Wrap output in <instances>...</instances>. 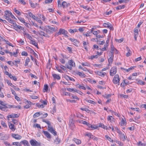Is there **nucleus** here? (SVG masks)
Segmentation results:
<instances>
[{
	"label": "nucleus",
	"mask_w": 146,
	"mask_h": 146,
	"mask_svg": "<svg viewBox=\"0 0 146 146\" xmlns=\"http://www.w3.org/2000/svg\"><path fill=\"white\" fill-rule=\"evenodd\" d=\"M18 42L21 45H23L24 44V41L23 40H22L21 39L19 40L18 41Z\"/></svg>",
	"instance_id": "nucleus-47"
},
{
	"label": "nucleus",
	"mask_w": 146,
	"mask_h": 146,
	"mask_svg": "<svg viewBox=\"0 0 146 146\" xmlns=\"http://www.w3.org/2000/svg\"><path fill=\"white\" fill-rule=\"evenodd\" d=\"M86 101L87 102L89 103L92 104H96V103L95 102L92 100H86Z\"/></svg>",
	"instance_id": "nucleus-37"
},
{
	"label": "nucleus",
	"mask_w": 146,
	"mask_h": 146,
	"mask_svg": "<svg viewBox=\"0 0 146 146\" xmlns=\"http://www.w3.org/2000/svg\"><path fill=\"white\" fill-rule=\"evenodd\" d=\"M13 145H16L17 146H21V143L18 142H14L13 143Z\"/></svg>",
	"instance_id": "nucleus-36"
},
{
	"label": "nucleus",
	"mask_w": 146,
	"mask_h": 146,
	"mask_svg": "<svg viewBox=\"0 0 146 146\" xmlns=\"http://www.w3.org/2000/svg\"><path fill=\"white\" fill-rule=\"evenodd\" d=\"M24 25L27 28H29V25H30L29 24L26 22H25V23H24Z\"/></svg>",
	"instance_id": "nucleus-64"
},
{
	"label": "nucleus",
	"mask_w": 146,
	"mask_h": 146,
	"mask_svg": "<svg viewBox=\"0 0 146 146\" xmlns=\"http://www.w3.org/2000/svg\"><path fill=\"white\" fill-rule=\"evenodd\" d=\"M61 6L63 7V8H65L67 7V3L65 1H63L62 3Z\"/></svg>",
	"instance_id": "nucleus-32"
},
{
	"label": "nucleus",
	"mask_w": 146,
	"mask_h": 146,
	"mask_svg": "<svg viewBox=\"0 0 146 146\" xmlns=\"http://www.w3.org/2000/svg\"><path fill=\"white\" fill-rule=\"evenodd\" d=\"M48 86L46 85H44V90L47 92L48 90Z\"/></svg>",
	"instance_id": "nucleus-53"
},
{
	"label": "nucleus",
	"mask_w": 146,
	"mask_h": 146,
	"mask_svg": "<svg viewBox=\"0 0 146 146\" xmlns=\"http://www.w3.org/2000/svg\"><path fill=\"white\" fill-rule=\"evenodd\" d=\"M53 0H45V3H51Z\"/></svg>",
	"instance_id": "nucleus-49"
},
{
	"label": "nucleus",
	"mask_w": 146,
	"mask_h": 146,
	"mask_svg": "<svg viewBox=\"0 0 146 146\" xmlns=\"http://www.w3.org/2000/svg\"><path fill=\"white\" fill-rule=\"evenodd\" d=\"M30 59L29 57H27L26 60L25 65V66H27L28 65V63L29 62Z\"/></svg>",
	"instance_id": "nucleus-30"
},
{
	"label": "nucleus",
	"mask_w": 146,
	"mask_h": 146,
	"mask_svg": "<svg viewBox=\"0 0 146 146\" xmlns=\"http://www.w3.org/2000/svg\"><path fill=\"white\" fill-rule=\"evenodd\" d=\"M30 43L34 45L37 48L38 47V44L35 41L33 40H31L30 41Z\"/></svg>",
	"instance_id": "nucleus-25"
},
{
	"label": "nucleus",
	"mask_w": 146,
	"mask_h": 146,
	"mask_svg": "<svg viewBox=\"0 0 146 146\" xmlns=\"http://www.w3.org/2000/svg\"><path fill=\"white\" fill-rule=\"evenodd\" d=\"M120 78L118 74H116L114 76L113 80V82L115 84H117L118 85H119L120 84Z\"/></svg>",
	"instance_id": "nucleus-2"
},
{
	"label": "nucleus",
	"mask_w": 146,
	"mask_h": 146,
	"mask_svg": "<svg viewBox=\"0 0 146 146\" xmlns=\"http://www.w3.org/2000/svg\"><path fill=\"white\" fill-rule=\"evenodd\" d=\"M123 82H124L125 85H128L129 84L131 83V82L130 83L128 81L125 82V80H124Z\"/></svg>",
	"instance_id": "nucleus-62"
},
{
	"label": "nucleus",
	"mask_w": 146,
	"mask_h": 146,
	"mask_svg": "<svg viewBox=\"0 0 146 146\" xmlns=\"http://www.w3.org/2000/svg\"><path fill=\"white\" fill-rule=\"evenodd\" d=\"M48 29L52 31H55V28H54L50 26H48Z\"/></svg>",
	"instance_id": "nucleus-56"
},
{
	"label": "nucleus",
	"mask_w": 146,
	"mask_h": 146,
	"mask_svg": "<svg viewBox=\"0 0 146 146\" xmlns=\"http://www.w3.org/2000/svg\"><path fill=\"white\" fill-rule=\"evenodd\" d=\"M10 27L13 28L16 30L18 29L23 30L24 28L23 27L17 25L16 22L10 19Z\"/></svg>",
	"instance_id": "nucleus-1"
},
{
	"label": "nucleus",
	"mask_w": 146,
	"mask_h": 146,
	"mask_svg": "<svg viewBox=\"0 0 146 146\" xmlns=\"http://www.w3.org/2000/svg\"><path fill=\"white\" fill-rule=\"evenodd\" d=\"M20 143L23 144L24 146H30L29 142L26 140L22 141L20 142Z\"/></svg>",
	"instance_id": "nucleus-13"
},
{
	"label": "nucleus",
	"mask_w": 146,
	"mask_h": 146,
	"mask_svg": "<svg viewBox=\"0 0 146 146\" xmlns=\"http://www.w3.org/2000/svg\"><path fill=\"white\" fill-rule=\"evenodd\" d=\"M76 86L77 88L80 89H81L84 90H86V88L85 87L78 84H77L76 85Z\"/></svg>",
	"instance_id": "nucleus-17"
},
{
	"label": "nucleus",
	"mask_w": 146,
	"mask_h": 146,
	"mask_svg": "<svg viewBox=\"0 0 146 146\" xmlns=\"http://www.w3.org/2000/svg\"><path fill=\"white\" fill-rule=\"evenodd\" d=\"M68 32L64 29H59V32L57 33V34L58 35H64V36L66 37H68V35H67Z\"/></svg>",
	"instance_id": "nucleus-4"
},
{
	"label": "nucleus",
	"mask_w": 146,
	"mask_h": 146,
	"mask_svg": "<svg viewBox=\"0 0 146 146\" xmlns=\"http://www.w3.org/2000/svg\"><path fill=\"white\" fill-rule=\"evenodd\" d=\"M111 51H116V54H117L118 53V51L114 47L113 45V44H111Z\"/></svg>",
	"instance_id": "nucleus-22"
},
{
	"label": "nucleus",
	"mask_w": 146,
	"mask_h": 146,
	"mask_svg": "<svg viewBox=\"0 0 146 146\" xmlns=\"http://www.w3.org/2000/svg\"><path fill=\"white\" fill-rule=\"evenodd\" d=\"M98 57V55H93L91 56V59H93L94 58H97Z\"/></svg>",
	"instance_id": "nucleus-61"
},
{
	"label": "nucleus",
	"mask_w": 146,
	"mask_h": 146,
	"mask_svg": "<svg viewBox=\"0 0 146 146\" xmlns=\"http://www.w3.org/2000/svg\"><path fill=\"white\" fill-rule=\"evenodd\" d=\"M4 17L6 20L8 21L9 20V11H5Z\"/></svg>",
	"instance_id": "nucleus-9"
},
{
	"label": "nucleus",
	"mask_w": 146,
	"mask_h": 146,
	"mask_svg": "<svg viewBox=\"0 0 146 146\" xmlns=\"http://www.w3.org/2000/svg\"><path fill=\"white\" fill-rule=\"evenodd\" d=\"M117 69L116 66L111 68L110 70V74L111 76H113L117 72Z\"/></svg>",
	"instance_id": "nucleus-6"
},
{
	"label": "nucleus",
	"mask_w": 146,
	"mask_h": 146,
	"mask_svg": "<svg viewBox=\"0 0 146 146\" xmlns=\"http://www.w3.org/2000/svg\"><path fill=\"white\" fill-rule=\"evenodd\" d=\"M126 121L125 120H124L123 119V118H122L121 120V125L122 126L125 125H126Z\"/></svg>",
	"instance_id": "nucleus-29"
},
{
	"label": "nucleus",
	"mask_w": 146,
	"mask_h": 146,
	"mask_svg": "<svg viewBox=\"0 0 146 146\" xmlns=\"http://www.w3.org/2000/svg\"><path fill=\"white\" fill-rule=\"evenodd\" d=\"M21 54L22 56H27L28 55L27 53L25 51L21 53Z\"/></svg>",
	"instance_id": "nucleus-51"
},
{
	"label": "nucleus",
	"mask_w": 146,
	"mask_h": 146,
	"mask_svg": "<svg viewBox=\"0 0 146 146\" xmlns=\"http://www.w3.org/2000/svg\"><path fill=\"white\" fill-rule=\"evenodd\" d=\"M86 135L88 136V137H89L90 139H89V140H90L91 139H92L93 136V135L90 133H86Z\"/></svg>",
	"instance_id": "nucleus-35"
},
{
	"label": "nucleus",
	"mask_w": 146,
	"mask_h": 146,
	"mask_svg": "<svg viewBox=\"0 0 146 146\" xmlns=\"http://www.w3.org/2000/svg\"><path fill=\"white\" fill-rule=\"evenodd\" d=\"M60 62H61L62 64H64L65 63V60L63 58L60 59Z\"/></svg>",
	"instance_id": "nucleus-54"
},
{
	"label": "nucleus",
	"mask_w": 146,
	"mask_h": 146,
	"mask_svg": "<svg viewBox=\"0 0 146 146\" xmlns=\"http://www.w3.org/2000/svg\"><path fill=\"white\" fill-rule=\"evenodd\" d=\"M1 125L4 127H7V125H6V124L4 121H2L1 122Z\"/></svg>",
	"instance_id": "nucleus-48"
},
{
	"label": "nucleus",
	"mask_w": 146,
	"mask_h": 146,
	"mask_svg": "<svg viewBox=\"0 0 146 146\" xmlns=\"http://www.w3.org/2000/svg\"><path fill=\"white\" fill-rule=\"evenodd\" d=\"M95 73L97 75H98L99 76H102V77H104L105 75L106 74V73L104 72H102L97 71L95 72Z\"/></svg>",
	"instance_id": "nucleus-10"
},
{
	"label": "nucleus",
	"mask_w": 146,
	"mask_h": 146,
	"mask_svg": "<svg viewBox=\"0 0 146 146\" xmlns=\"http://www.w3.org/2000/svg\"><path fill=\"white\" fill-rule=\"evenodd\" d=\"M67 90L68 91L70 92H77V90L76 89H74L73 88H67Z\"/></svg>",
	"instance_id": "nucleus-18"
},
{
	"label": "nucleus",
	"mask_w": 146,
	"mask_h": 146,
	"mask_svg": "<svg viewBox=\"0 0 146 146\" xmlns=\"http://www.w3.org/2000/svg\"><path fill=\"white\" fill-rule=\"evenodd\" d=\"M15 12L17 14L19 15H20L21 14L20 11H19L15 9H14Z\"/></svg>",
	"instance_id": "nucleus-50"
},
{
	"label": "nucleus",
	"mask_w": 146,
	"mask_h": 146,
	"mask_svg": "<svg viewBox=\"0 0 146 146\" xmlns=\"http://www.w3.org/2000/svg\"><path fill=\"white\" fill-rule=\"evenodd\" d=\"M106 138L110 142L113 143V139H111V138L109 137L108 135H105Z\"/></svg>",
	"instance_id": "nucleus-26"
},
{
	"label": "nucleus",
	"mask_w": 146,
	"mask_h": 146,
	"mask_svg": "<svg viewBox=\"0 0 146 146\" xmlns=\"http://www.w3.org/2000/svg\"><path fill=\"white\" fill-rule=\"evenodd\" d=\"M40 115V112H38L35 113L33 115V117L34 118H36L39 116Z\"/></svg>",
	"instance_id": "nucleus-33"
},
{
	"label": "nucleus",
	"mask_w": 146,
	"mask_h": 146,
	"mask_svg": "<svg viewBox=\"0 0 146 146\" xmlns=\"http://www.w3.org/2000/svg\"><path fill=\"white\" fill-rule=\"evenodd\" d=\"M80 109L82 111H85L88 113H89V111H90V110H89L86 108H80Z\"/></svg>",
	"instance_id": "nucleus-39"
},
{
	"label": "nucleus",
	"mask_w": 146,
	"mask_h": 146,
	"mask_svg": "<svg viewBox=\"0 0 146 146\" xmlns=\"http://www.w3.org/2000/svg\"><path fill=\"white\" fill-rule=\"evenodd\" d=\"M108 121H110L111 122H112L114 121V118L112 117V116L109 115L108 117Z\"/></svg>",
	"instance_id": "nucleus-19"
},
{
	"label": "nucleus",
	"mask_w": 146,
	"mask_h": 146,
	"mask_svg": "<svg viewBox=\"0 0 146 146\" xmlns=\"http://www.w3.org/2000/svg\"><path fill=\"white\" fill-rule=\"evenodd\" d=\"M48 130L50 132L52 133L54 135H57V132L54 130L53 127L51 125V123L48 125Z\"/></svg>",
	"instance_id": "nucleus-3"
},
{
	"label": "nucleus",
	"mask_w": 146,
	"mask_h": 146,
	"mask_svg": "<svg viewBox=\"0 0 146 146\" xmlns=\"http://www.w3.org/2000/svg\"><path fill=\"white\" fill-rule=\"evenodd\" d=\"M113 57L111 56L109 58L108 61L109 64H111L113 61Z\"/></svg>",
	"instance_id": "nucleus-31"
},
{
	"label": "nucleus",
	"mask_w": 146,
	"mask_h": 146,
	"mask_svg": "<svg viewBox=\"0 0 146 146\" xmlns=\"http://www.w3.org/2000/svg\"><path fill=\"white\" fill-rule=\"evenodd\" d=\"M10 78L11 79L13 80L14 81H16L17 80V78L16 77L14 76H13L10 73Z\"/></svg>",
	"instance_id": "nucleus-20"
},
{
	"label": "nucleus",
	"mask_w": 146,
	"mask_h": 146,
	"mask_svg": "<svg viewBox=\"0 0 146 146\" xmlns=\"http://www.w3.org/2000/svg\"><path fill=\"white\" fill-rule=\"evenodd\" d=\"M69 32L71 33H73L74 32L77 31V30L76 29H74L73 30L72 29H70L68 30Z\"/></svg>",
	"instance_id": "nucleus-41"
},
{
	"label": "nucleus",
	"mask_w": 146,
	"mask_h": 146,
	"mask_svg": "<svg viewBox=\"0 0 146 146\" xmlns=\"http://www.w3.org/2000/svg\"><path fill=\"white\" fill-rule=\"evenodd\" d=\"M82 65L83 66H90V64L88 63H83L82 64Z\"/></svg>",
	"instance_id": "nucleus-46"
},
{
	"label": "nucleus",
	"mask_w": 146,
	"mask_h": 146,
	"mask_svg": "<svg viewBox=\"0 0 146 146\" xmlns=\"http://www.w3.org/2000/svg\"><path fill=\"white\" fill-rule=\"evenodd\" d=\"M100 49L102 50V51H106L108 50L107 48H106V47H104L102 48H100Z\"/></svg>",
	"instance_id": "nucleus-60"
},
{
	"label": "nucleus",
	"mask_w": 146,
	"mask_h": 146,
	"mask_svg": "<svg viewBox=\"0 0 146 146\" xmlns=\"http://www.w3.org/2000/svg\"><path fill=\"white\" fill-rule=\"evenodd\" d=\"M30 143L32 146H39L40 145V144L36 141L35 140H31Z\"/></svg>",
	"instance_id": "nucleus-7"
},
{
	"label": "nucleus",
	"mask_w": 146,
	"mask_h": 146,
	"mask_svg": "<svg viewBox=\"0 0 146 146\" xmlns=\"http://www.w3.org/2000/svg\"><path fill=\"white\" fill-rule=\"evenodd\" d=\"M11 136L17 139H20L22 138L21 136L17 134H12Z\"/></svg>",
	"instance_id": "nucleus-8"
},
{
	"label": "nucleus",
	"mask_w": 146,
	"mask_h": 146,
	"mask_svg": "<svg viewBox=\"0 0 146 146\" xmlns=\"http://www.w3.org/2000/svg\"><path fill=\"white\" fill-rule=\"evenodd\" d=\"M138 82L139 84L141 85H144L145 83V82L141 80H139Z\"/></svg>",
	"instance_id": "nucleus-34"
},
{
	"label": "nucleus",
	"mask_w": 146,
	"mask_h": 146,
	"mask_svg": "<svg viewBox=\"0 0 146 146\" xmlns=\"http://www.w3.org/2000/svg\"><path fill=\"white\" fill-rule=\"evenodd\" d=\"M38 34L39 35L44 36V35L45 33L42 31H40L38 32Z\"/></svg>",
	"instance_id": "nucleus-38"
},
{
	"label": "nucleus",
	"mask_w": 146,
	"mask_h": 146,
	"mask_svg": "<svg viewBox=\"0 0 146 146\" xmlns=\"http://www.w3.org/2000/svg\"><path fill=\"white\" fill-rule=\"evenodd\" d=\"M18 19L22 23H25V20L22 17H18Z\"/></svg>",
	"instance_id": "nucleus-27"
},
{
	"label": "nucleus",
	"mask_w": 146,
	"mask_h": 146,
	"mask_svg": "<svg viewBox=\"0 0 146 146\" xmlns=\"http://www.w3.org/2000/svg\"><path fill=\"white\" fill-rule=\"evenodd\" d=\"M105 43V41L103 40L102 41H99L97 43L98 44L101 45H103Z\"/></svg>",
	"instance_id": "nucleus-45"
},
{
	"label": "nucleus",
	"mask_w": 146,
	"mask_h": 146,
	"mask_svg": "<svg viewBox=\"0 0 146 146\" xmlns=\"http://www.w3.org/2000/svg\"><path fill=\"white\" fill-rule=\"evenodd\" d=\"M123 40V38L120 39H116V41L117 42L119 43H121L122 42Z\"/></svg>",
	"instance_id": "nucleus-58"
},
{
	"label": "nucleus",
	"mask_w": 146,
	"mask_h": 146,
	"mask_svg": "<svg viewBox=\"0 0 146 146\" xmlns=\"http://www.w3.org/2000/svg\"><path fill=\"white\" fill-rule=\"evenodd\" d=\"M76 74L82 78H85L86 76L85 74L83 72H81L77 71L76 72Z\"/></svg>",
	"instance_id": "nucleus-11"
},
{
	"label": "nucleus",
	"mask_w": 146,
	"mask_h": 146,
	"mask_svg": "<svg viewBox=\"0 0 146 146\" xmlns=\"http://www.w3.org/2000/svg\"><path fill=\"white\" fill-rule=\"evenodd\" d=\"M69 65H67V68L71 70L72 67H74L75 66V62L72 60H70L68 62Z\"/></svg>",
	"instance_id": "nucleus-5"
},
{
	"label": "nucleus",
	"mask_w": 146,
	"mask_h": 146,
	"mask_svg": "<svg viewBox=\"0 0 146 146\" xmlns=\"http://www.w3.org/2000/svg\"><path fill=\"white\" fill-rule=\"evenodd\" d=\"M119 136L121 138L123 139H125V135L123 133H122L119 134Z\"/></svg>",
	"instance_id": "nucleus-42"
},
{
	"label": "nucleus",
	"mask_w": 146,
	"mask_h": 146,
	"mask_svg": "<svg viewBox=\"0 0 146 146\" xmlns=\"http://www.w3.org/2000/svg\"><path fill=\"white\" fill-rule=\"evenodd\" d=\"M30 3L32 7L33 8H34L35 7V6L33 3L31 2H30Z\"/></svg>",
	"instance_id": "nucleus-63"
},
{
	"label": "nucleus",
	"mask_w": 146,
	"mask_h": 146,
	"mask_svg": "<svg viewBox=\"0 0 146 146\" xmlns=\"http://www.w3.org/2000/svg\"><path fill=\"white\" fill-rule=\"evenodd\" d=\"M52 76L54 79H56L57 80H59L60 79V77L59 75L55 74H52Z\"/></svg>",
	"instance_id": "nucleus-12"
},
{
	"label": "nucleus",
	"mask_w": 146,
	"mask_h": 146,
	"mask_svg": "<svg viewBox=\"0 0 146 146\" xmlns=\"http://www.w3.org/2000/svg\"><path fill=\"white\" fill-rule=\"evenodd\" d=\"M131 54V52L130 50H129L128 51V52L126 53V56L128 57Z\"/></svg>",
	"instance_id": "nucleus-43"
},
{
	"label": "nucleus",
	"mask_w": 146,
	"mask_h": 146,
	"mask_svg": "<svg viewBox=\"0 0 146 146\" xmlns=\"http://www.w3.org/2000/svg\"><path fill=\"white\" fill-rule=\"evenodd\" d=\"M43 121L45 122V123H46V124H47V125H48L49 124H50V122L49 121H48V120H43Z\"/></svg>",
	"instance_id": "nucleus-57"
},
{
	"label": "nucleus",
	"mask_w": 146,
	"mask_h": 146,
	"mask_svg": "<svg viewBox=\"0 0 146 146\" xmlns=\"http://www.w3.org/2000/svg\"><path fill=\"white\" fill-rule=\"evenodd\" d=\"M2 0L3 2H4V3L6 5L9 4V1L8 0Z\"/></svg>",
	"instance_id": "nucleus-55"
},
{
	"label": "nucleus",
	"mask_w": 146,
	"mask_h": 146,
	"mask_svg": "<svg viewBox=\"0 0 146 146\" xmlns=\"http://www.w3.org/2000/svg\"><path fill=\"white\" fill-rule=\"evenodd\" d=\"M10 129L13 131H14L16 129V127L14 124L10 123Z\"/></svg>",
	"instance_id": "nucleus-14"
},
{
	"label": "nucleus",
	"mask_w": 146,
	"mask_h": 146,
	"mask_svg": "<svg viewBox=\"0 0 146 146\" xmlns=\"http://www.w3.org/2000/svg\"><path fill=\"white\" fill-rule=\"evenodd\" d=\"M125 7V5H119L116 7V9L117 10H119L122 9L124 8Z\"/></svg>",
	"instance_id": "nucleus-21"
},
{
	"label": "nucleus",
	"mask_w": 146,
	"mask_h": 146,
	"mask_svg": "<svg viewBox=\"0 0 146 146\" xmlns=\"http://www.w3.org/2000/svg\"><path fill=\"white\" fill-rule=\"evenodd\" d=\"M19 117V116L17 115V114H14L12 113L11 115H10V118H17Z\"/></svg>",
	"instance_id": "nucleus-23"
},
{
	"label": "nucleus",
	"mask_w": 146,
	"mask_h": 146,
	"mask_svg": "<svg viewBox=\"0 0 146 146\" xmlns=\"http://www.w3.org/2000/svg\"><path fill=\"white\" fill-rule=\"evenodd\" d=\"M56 68L57 70L59 72L61 73H62L63 72L62 70L60 69H59V67H56Z\"/></svg>",
	"instance_id": "nucleus-59"
},
{
	"label": "nucleus",
	"mask_w": 146,
	"mask_h": 146,
	"mask_svg": "<svg viewBox=\"0 0 146 146\" xmlns=\"http://www.w3.org/2000/svg\"><path fill=\"white\" fill-rule=\"evenodd\" d=\"M74 141L77 144H79L81 143V141L80 140L76 138H74L73 139Z\"/></svg>",
	"instance_id": "nucleus-24"
},
{
	"label": "nucleus",
	"mask_w": 146,
	"mask_h": 146,
	"mask_svg": "<svg viewBox=\"0 0 146 146\" xmlns=\"http://www.w3.org/2000/svg\"><path fill=\"white\" fill-rule=\"evenodd\" d=\"M129 1V0H120L119 1V3H127Z\"/></svg>",
	"instance_id": "nucleus-44"
},
{
	"label": "nucleus",
	"mask_w": 146,
	"mask_h": 146,
	"mask_svg": "<svg viewBox=\"0 0 146 146\" xmlns=\"http://www.w3.org/2000/svg\"><path fill=\"white\" fill-rule=\"evenodd\" d=\"M44 134L48 138H51L50 135V134L47 131H43Z\"/></svg>",
	"instance_id": "nucleus-15"
},
{
	"label": "nucleus",
	"mask_w": 146,
	"mask_h": 146,
	"mask_svg": "<svg viewBox=\"0 0 146 146\" xmlns=\"http://www.w3.org/2000/svg\"><path fill=\"white\" fill-rule=\"evenodd\" d=\"M38 17L40 18V19H41L43 21H44L45 19L44 16L42 14H39L38 15Z\"/></svg>",
	"instance_id": "nucleus-28"
},
{
	"label": "nucleus",
	"mask_w": 146,
	"mask_h": 146,
	"mask_svg": "<svg viewBox=\"0 0 146 146\" xmlns=\"http://www.w3.org/2000/svg\"><path fill=\"white\" fill-rule=\"evenodd\" d=\"M121 69H123L125 70V71L127 72H128L129 71L131 70H132L134 69V66L131 67L130 68H129L128 69H125L121 67Z\"/></svg>",
	"instance_id": "nucleus-16"
},
{
	"label": "nucleus",
	"mask_w": 146,
	"mask_h": 146,
	"mask_svg": "<svg viewBox=\"0 0 146 146\" xmlns=\"http://www.w3.org/2000/svg\"><path fill=\"white\" fill-rule=\"evenodd\" d=\"M17 52H14L13 53H12L11 52H10V54L11 55V56H14L15 57L17 56Z\"/></svg>",
	"instance_id": "nucleus-40"
},
{
	"label": "nucleus",
	"mask_w": 146,
	"mask_h": 146,
	"mask_svg": "<svg viewBox=\"0 0 146 146\" xmlns=\"http://www.w3.org/2000/svg\"><path fill=\"white\" fill-rule=\"evenodd\" d=\"M69 40H70L71 41L73 42L74 43H76V42H78V41L76 40L74 38H70L69 39Z\"/></svg>",
	"instance_id": "nucleus-52"
}]
</instances>
